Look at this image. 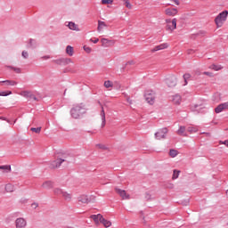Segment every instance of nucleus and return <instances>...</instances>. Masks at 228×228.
<instances>
[{"mask_svg":"<svg viewBox=\"0 0 228 228\" xmlns=\"http://www.w3.org/2000/svg\"><path fill=\"white\" fill-rule=\"evenodd\" d=\"M203 74H204L205 76H208L209 77H213V73H212V72L205 71Z\"/></svg>","mask_w":228,"mask_h":228,"instance_id":"obj_48","label":"nucleus"},{"mask_svg":"<svg viewBox=\"0 0 228 228\" xmlns=\"http://www.w3.org/2000/svg\"><path fill=\"white\" fill-rule=\"evenodd\" d=\"M193 53H195V50L193 49L187 50V54H193Z\"/></svg>","mask_w":228,"mask_h":228,"instance_id":"obj_50","label":"nucleus"},{"mask_svg":"<svg viewBox=\"0 0 228 228\" xmlns=\"http://www.w3.org/2000/svg\"><path fill=\"white\" fill-rule=\"evenodd\" d=\"M28 47L31 49H35V47H37V43L35 39H29Z\"/></svg>","mask_w":228,"mask_h":228,"instance_id":"obj_27","label":"nucleus"},{"mask_svg":"<svg viewBox=\"0 0 228 228\" xmlns=\"http://www.w3.org/2000/svg\"><path fill=\"white\" fill-rule=\"evenodd\" d=\"M183 79H184V85H188V79H190V77H191V75H190L189 73H185L183 76Z\"/></svg>","mask_w":228,"mask_h":228,"instance_id":"obj_38","label":"nucleus"},{"mask_svg":"<svg viewBox=\"0 0 228 228\" xmlns=\"http://www.w3.org/2000/svg\"><path fill=\"white\" fill-rule=\"evenodd\" d=\"M30 131H32L33 133H37V134H40V131H42V127H31Z\"/></svg>","mask_w":228,"mask_h":228,"instance_id":"obj_37","label":"nucleus"},{"mask_svg":"<svg viewBox=\"0 0 228 228\" xmlns=\"http://www.w3.org/2000/svg\"><path fill=\"white\" fill-rule=\"evenodd\" d=\"M98 104L101 106L102 109L104 108V107L102 106V103H101L100 101H98Z\"/></svg>","mask_w":228,"mask_h":228,"instance_id":"obj_58","label":"nucleus"},{"mask_svg":"<svg viewBox=\"0 0 228 228\" xmlns=\"http://www.w3.org/2000/svg\"><path fill=\"white\" fill-rule=\"evenodd\" d=\"M21 56H23L25 58V60H27V58L29 56V54L28 53V52L23 51L21 53Z\"/></svg>","mask_w":228,"mask_h":228,"instance_id":"obj_47","label":"nucleus"},{"mask_svg":"<svg viewBox=\"0 0 228 228\" xmlns=\"http://www.w3.org/2000/svg\"><path fill=\"white\" fill-rule=\"evenodd\" d=\"M172 102H174V104H181V95H173Z\"/></svg>","mask_w":228,"mask_h":228,"instance_id":"obj_21","label":"nucleus"},{"mask_svg":"<svg viewBox=\"0 0 228 228\" xmlns=\"http://www.w3.org/2000/svg\"><path fill=\"white\" fill-rule=\"evenodd\" d=\"M144 97L147 102L152 105L156 101V93H154V91L151 90L145 91Z\"/></svg>","mask_w":228,"mask_h":228,"instance_id":"obj_3","label":"nucleus"},{"mask_svg":"<svg viewBox=\"0 0 228 228\" xmlns=\"http://www.w3.org/2000/svg\"><path fill=\"white\" fill-rule=\"evenodd\" d=\"M113 0H102V4H111Z\"/></svg>","mask_w":228,"mask_h":228,"instance_id":"obj_43","label":"nucleus"},{"mask_svg":"<svg viewBox=\"0 0 228 228\" xmlns=\"http://www.w3.org/2000/svg\"><path fill=\"white\" fill-rule=\"evenodd\" d=\"M49 58H51V56L49 55H45L42 57L43 60H49Z\"/></svg>","mask_w":228,"mask_h":228,"instance_id":"obj_54","label":"nucleus"},{"mask_svg":"<svg viewBox=\"0 0 228 228\" xmlns=\"http://www.w3.org/2000/svg\"><path fill=\"white\" fill-rule=\"evenodd\" d=\"M7 69H11L14 72H16V74H20V72H21L20 68H16V67H13V66H7Z\"/></svg>","mask_w":228,"mask_h":228,"instance_id":"obj_33","label":"nucleus"},{"mask_svg":"<svg viewBox=\"0 0 228 228\" xmlns=\"http://www.w3.org/2000/svg\"><path fill=\"white\" fill-rule=\"evenodd\" d=\"M101 117H102V127H104L106 126V112H104V108H102Z\"/></svg>","mask_w":228,"mask_h":228,"instance_id":"obj_19","label":"nucleus"},{"mask_svg":"<svg viewBox=\"0 0 228 228\" xmlns=\"http://www.w3.org/2000/svg\"><path fill=\"white\" fill-rule=\"evenodd\" d=\"M101 42L102 47H110V44H111V41H110L108 38H102Z\"/></svg>","mask_w":228,"mask_h":228,"instance_id":"obj_24","label":"nucleus"},{"mask_svg":"<svg viewBox=\"0 0 228 228\" xmlns=\"http://www.w3.org/2000/svg\"><path fill=\"white\" fill-rule=\"evenodd\" d=\"M20 95H21V97H25V99H32L33 101L38 102V98L33 94L31 91H21Z\"/></svg>","mask_w":228,"mask_h":228,"instance_id":"obj_7","label":"nucleus"},{"mask_svg":"<svg viewBox=\"0 0 228 228\" xmlns=\"http://www.w3.org/2000/svg\"><path fill=\"white\" fill-rule=\"evenodd\" d=\"M91 42H93V44H97V42H99V38H95L94 39H90Z\"/></svg>","mask_w":228,"mask_h":228,"instance_id":"obj_51","label":"nucleus"},{"mask_svg":"<svg viewBox=\"0 0 228 228\" xmlns=\"http://www.w3.org/2000/svg\"><path fill=\"white\" fill-rule=\"evenodd\" d=\"M166 85H167L169 88H174V86L177 85V77L174 75L168 77L166 78Z\"/></svg>","mask_w":228,"mask_h":228,"instance_id":"obj_6","label":"nucleus"},{"mask_svg":"<svg viewBox=\"0 0 228 228\" xmlns=\"http://www.w3.org/2000/svg\"><path fill=\"white\" fill-rule=\"evenodd\" d=\"M66 54H68L69 56H74V47L68 45L66 47Z\"/></svg>","mask_w":228,"mask_h":228,"instance_id":"obj_23","label":"nucleus"},{"mask_svg":"<svg viewBox=\"0 0 228 228\" xmlns=\"http://www.w3.org/2000/svg\"><path fill=\"white\" fill-rule=\"evenodd\" d=\"M27 224H28V223L22 217H19L15 221L16 228H26Z\"/></svg>","mask_w":228,"mask_h":228,"instance_id":"obj_10","label":"nucleus"},{"mask_svg":"<svg viewBox=\"0 0 228 228\" xmlns=\"http://www.w3.org/2000/svg\"><path fill=\"white\" fill-rule=\"evenodd\" d=\"M78 202H81L82 204H88L90 203V200L88 199L87 195L82 194L77 198Z\"/></svg>","mask_w":228,"mask_h":228,"instance_id":"obj_14","label":"nucleus"},{"mask_svg":"<svg viewBox=\"0 0 228 228\" xmlns=\"http://www.w3.org/2000/svg\"><path fill=\"white\" fill-rule=\"evenodd\" d=\"M184 131H186V126H180L177 131V134L180 136H184Z\"/></svg>","mask_w":228,"mask_h":228,"instance_id":"obj_29","label":"nucleus"},{"mask_svg":"<svg viewBox=\"0 0 228 228\" xmlns=\"http://www.w3.org/2000/svg\"><path fill=\"white\" fill-rule=\"evenodd\" d=\"M8 95H12V91L0 92V96L1 97H8Z\"/></svg>","mask_w":228,"mask_h":228,"instance_id":"obj_34","label":"nucleus"},{"mask_svg":"<svg viewBox=\"0 0 228 228\" xmlns=\"http://www.w3.org/2000/svg\"><path fill=\"white\" fill-rule=\"evenodd\" d=\"M144 199L146 200H152V197L151 196V193H149V192L145 193Z\"/></svg>","mask_w":228,"mask_h":228,"instance_id":"obj_44","label":"nucleus"},{"mask_svg":"<svg viewBox=\"0 0 228 228\" xmlns=\"http://www.w3.org/2000/svg\"><path fill=\"white\" fill-rule=\"evenodd\" d=\"M223 143L224 145H226V147H228V140L224 141Z\"/></svg>","mask_w":228,"mask_h":228,"instance_id":"obj_56","label":"nucleus"},{"mask_svg":"<svg viewBox=\"0 0 228 228\" xmlns=\"http://www.w3.org/2000/svg\"><path fill=\"white\" fill-rule=\"evenodd\" d=\"M227 16H228V11H223L216 17L215 22L217 28H222L224 22L227 20Z\"/></svg>","mask_w":228,"mask_h":228,"instance_id":"obj_2","label":"nucleus"},{"mask_svg":"<svg viewBox=\"0 0 228 228\" xmlns=\"http://www.w3.org/2000/svg\"><path fill=\"white\" fill-rule=\"evenodd\" d=\"M179 174H181V171L180 170H177V169H175L173 171V176H172V179L173 180H175L179 177Z\"/></svg>","mask_w":228,"mask_h":228,"instance_id":"obj_31","label":"nucleus"},{"mask_svg":"<svg viewBox=\"0 0 228 228\" xmlns=\"http://www.w3.org/2000/svg\"><path fill=\"white\" fill-rule=\"evenodd\" d=\"M68 27L72 30V31H79V28H77V25L76 23L69 21L68 24Z\"/></svg>","mask_w":228,"mask_h":228,"instance_id":"obj_22","label":"nucleus"},{"mask_svg":"<svg viewBox=\"0 0 228 228\" xmlns=\"http://www.w3.org/2000/svg\"><path fill=\"white\" fill-rule=\"evenodd\" d=\"M90 218H92L94 222H95V224H99V222L101 223V221L102 220V215L101 214L92 215Z\"/></svg>","mask_w":228,"mask_h":228,"instance_id":"obj_16","label":"nucleus"},{"mask_svg":"<svg viewBox=\"0 0 228 228\" xmlns=\"http://www.w3.org/2000/svg\"><path fill=\"white\" fill-rule=\"evenodd\" d=\"M86 113V106L85 103L74 104L70 110V115L72 118L79 119Z\"/></svg>","mask_w":228,"mask_h":228,"instance_id":"obj_1","label":"nucleus"},{"mask_svg":"<svg viewBox=\"0 0 228 228\" xmlns=\"http://www.w3.org/2000/svg\"><path fill=\"white\" fill-rule=\"evenodd\" d=\"M96 147H99V149H102V151H106V149H108L104 144H96Z\"/></svg>","mask_w":228,"mask_h":228,"instance_id":"obj_46","label":"nucleus"},{"mask_svg":"<svg viewBox=\"0 0 228 228\" xmlns=\"http://www.w3.org/2000/svg\"><path fill=\"white\" fill-rule=\"evenodd\" d=\"M125 6L128 8V10H131V8H133V6L131 5V3H129V0L125 1Z\"/></svg>","mask_w":228,"mask_h":228,"instance_id":"obj_41","label":"nucleus"},{"mask_svg":"<svg viewBox=\"0 0 228 228\" xmlns=\"http://www.w3.org/2000/svg\"><path fill=\"white\" fill-rule=\"evenodd\" d=\"M166 15H169V17H174L175 15H177V9H175V8L167 9Z\"/></svg>","mask_w":228,"mask_h":228,"instance_id":"obj_15","label":"nucleus"},{"mask_svg":"<svg viewBox=\"0 0 228 228\" xmlns=\"http://www.w3.org/2000/svg\"><path fill=\"white\" fill-rule=\"evenodd\" d=\"M17 122V119L14 120V124Z\"/></svg>","mask_w":228,"mask_h":228,"instance_id":"obj_61","label":"nucleus"},{"mask_svg":"<svg viewBox=\"0 0 228 228\" xmlns=\"http://www.w3.org/2000/svg\"><path fill=\"white\" fill-rule=\"evenodd\" d=\"M167 26L166 31H174V29H177V19L174 18L173 20H166Z\"/></svg>","mask_w":228,"mask_h":228,"instance_id":"obj_4","label":"nucleus"},{"mask_svg":"<svg viewBox=\"0 0 228 228\" xmlns=\"http://www.w3.org/2000/svg\"><path fill=\"white\" fill-rule=\"evenodd\" d=\"M53 63L56 65H69V63H72V59L70 58H61L53 61Z\"/></svg>","mask_w":228,"mask_h":228,"instance_id":"obj_8","label":"nucleus"},{"mask_svg":"<svg viewBox=\"0 0 228 228\" xmlns=\"http://www.w3.org/2000/svg\"><path fill=\"white\" fill-rule=\"evenodd\" d=\"M53 193L54 195H63V191L60 188H55L53 190Z\"/></svg>","mask_w":228,"mask_h":228,"instance_id":"obj_40","label":"nucleus"},{"mask_svg":"<svg viewBox=\"0 0 228 228\" xmlns=\"http://www.w3.org/2000/svg\"><path fill=\"white\" fill-rule=\"evenodd\" d=\"M173 3H175V4H177V6H179L180 3L179 0H172Z\"/></svg>","mask_w":228,"mask_h":228,"instance_id":"obj_53","label":"nucleus"},{"mask_svg":"<svg viewBox=\"0 0 228 228\" xmlns=\"http://www.w3.org/2000/svg\"><path fill=\"white\" fill-rule=\"evenodd\" d=\"M62 197L65 199V200H72V195L70 193H68L67 191L62 192Z\"/></svg>","mask_w":228,"mask_h":228,"instance_id":"obj_28","label":"nucleus"},{"mask_svg":"<svg viewBox=\"0 0 228 228\" xmlns=\"http://www.w3.org/2000/svg\"><path fill=\"white\" fill-rule=\"evenodd\" d=\"M167 47H168V45L167 43H163L161 45L155 46L151 50V53H156V51H163V49H167Z\"/></svg>","mask_w":228,"mask_h":228,"instance_id":"obj_13","label":"nucleus"},{"mask_svg":"<svg viewBox=\"0 0 228 228\" xmlns=\"http://www.w3.org/2000/svg\"><path fill=\"white\" fill-rule=\"evenodd\" d=\"M221 105L223 106V110H228V103L227 102L224 103H221Z\"/></svg>","mask_w":228,"mask_h":228,"instance_id":"obj_49","label":"nucleus"},{"mask_svg":"<svg viewBox=\"0 0 228 228\" xmlns=\"http://www.w3.org/2000/svg\"><path fill=\"white\" fill-rule=\"evenodd\" d=\"M209 69H212V70H216V71H218V70H222V66H218V65H216V64H212V65L209 67Z\"/></svg>","mask_w":228,"mask_h":228,"instance_id":"obj_35","label":"nucleus"},{"mask_svg":"<svg viewBox=\"0 0 228 228\" xmlns=\"http://www.w3.org/2000/svg\"><path fill=\"white\" fill-rule=\"evenodd\" d=\"M105 88H112L113 87V82L107 80L104 82Z\"/></svg>","mask_w":228,"mask_h":228,"instance_id":"obj_36","label":"nucleus"},{"mask_svg":"<svg viewBox=\"0 0 228 228\" xmlns=\"http://www.w3.org/2000/svg\"><path fill=\"white\" fill-rule=\"evenodd\" d=\"M0 119H1V120H4L5 122H6V120H8V118H4V117H1Z\"/></svg>","mask_w":228,"mask_h":228,"instance_id":"obj_55","label":"nucleus"},{"mask_svg":"<svg viewBox=\"0 0 228 228\" xmlns=\"http://www.w3.org/2000/svg\"><path fill=\"white\" fill-rule=\"evenodd\" d=\"M133 61H128L127 63H126V65H133Z\"/></svg>","mask_w":228,"mask_h":228,"instance_id":"obj_57","label":"nucleus"},{"mask_svg":"<svg viewBox=\"0 0 228 228\" xmlns=\"http://www.w3.org/2000/svg\"><path fill=\"white\" fill-rule=\"evenodd\" d=\"M177 154H179V151H177V150L172 149L169 151V156L171 158H175V156H177Z\"/></svg>","mask_w":228,"mask_h":228,"instance_id":"obj_32","label":"nucleus"},{"mask_svg":"<svg viewBox=\"0 0 228 228\" xmlns=\"http://www.w3.org/2000/svg\"><path fill=\"white\" fill-rule=\"evenodd\" d=\"M194 108H199V105H195Z\"/></svg>","mask_w":228,"mask_h":228,"instance_id":"obj_60","label":"nucleus"},{"mask_svg":"<svg viewBox=\"0 0 228 228\" xmlns=\"http://www.w3.org/2000/svg\"><path fill=\"white\" fill-rule=\"evenodd\" d=\"M54 186L53 183L51 181H46L42 184L43 188H45L46 190H51Z\"/></svg>","mask_w":228,"mask_h":228,"instance_id":"obj_20","label":"nucleus"},{"mask_svg":"<svg viewBox=\"0 0 228 228\" xmlns=\"http://www.w3.org/2000/svg\"><path fill=\"white\" fill-rule=\"evenodd\" d=\"M65 159H57L50 164L51 168H60L61 167V163H64Z\"/></svg>","mask_w":228,"mask_h":228,"instance_id":"obj_9","label":"nucleus"},{"mask_svg":"<svg viewBox=\"0 0 228 228\" xmlns=\"http://www.w3.org/2000/svg\"><path fill=\"white\" fill-rule=\"evenodd\" d=\"M84 51H86V53H92V48H90L89 46L84 45Z\"/></svg>","mask_w":228,"mask_h":228,"instance_id":"obj_45","label":"nucleus"},{"mask_svg":"<svg viewBox=\"0 0 228 228\" xmlns=\"http://www.w3.org/2000/svg\"><path fill=\"white\" fill-rule=\"evenodd\" d=\"M197 37H206V31L205 30H200L198 33L191 35V38L192 40H195V38H197Z\"/></svg>","mask_w":228,"mask_h":228,"instance_id":"obj_17","label":"nucleus"},{"mask_svg":"<svg viewBox=\"0 0 228 228\" xmlns=\"http://www.w3.org/2000/svg\"><path fill=\"white\" fill-rule=\"evenodd\" d=\"M14 190L15 187L12 183H7L5 185V191H7V193H12V191H13Z\"/></svg>","mask_w":228,"mask_h":228,"instance_id":"obj_25","label":"nucleus"},{"mask_svg":"<svg viewBox=\"0 0 228 228\" xmlns=\"http://www.w3.org/2000/svg\"><path fill=\"white\" fill-rule=\"evenodd\" d=\"M5 122H7L8 124H12V122L8 118H7V120Z\"/></svg>","mask_w":228,"mask_h":228,"instance_id":"obj_59","label":"nucleus"},{"mask_svg":"<svg viewBox=\"0 0 228 228\" xmlns=\"http://www.w3.org/2000/svg\"><path fill=\"white\" fill-rule=\"evenodd\" d=\"M115 191L123 199V200L129 199V194L126 193L124 190L116 187Z\"/></svg>","mask_w":228,"mask_h":228,"instance_id":"obj_11","label":"nucleus"},{"mask_svg":"<svg viewBox=\"0 0 228 228\" xmlns=\"http://www.w3.org/2000/svg\"><path fill=\"white\" fill-rule=\"evenodd\" d=\"M167 133H168V128L167 127L159 129L157 133H155L156 140H165V138H167Z\"/></svg>","mask_w":228,"mask_h":228,"instance_id":"obj_5","label":"nucleus"},{"mask_svg":"<svg viewBox=\"0 0 228 228\" xmlns=\"http://www.w3.org/2000/svg\"><path fill=\"white\" fill-rule=\"evenodd\" d=\"M31 207L35 208V209H37V208H38V203H32Z\"/></svg>","mask_w":228,"mask_h":228,"instance_id":"obj_52","label":"nucleus"},{"mask_svg":"<svg viewBox=\"0 0 228 228\" xmlns=\"http://www.w3.org/2000/svg\"><path fill=\"white\" fill-rule=\"evenodd\" d=\"M1 86H15L18 83L15 80H3L0 81Z\"/></svg>","mask_w":228,"mask_h":228,"instance_id":"obj_12","label":"nucleus"},{"mask_svg":"<svg viewBox=\"0 0 228 228\" xmlns=\"http://www.w3.org/2000/svg\"><path fill=\"white\" fill-rule=\"evenodd\" d=\"M187 131H188L189 133H197V128L192 127V126H189V127L187 128Z\"/></svg>","mask_w":228,"mask_h":228,"instance_id":"obj_42","label":"nucleus"},{"mask_svg":"<svg viewBox=\"0 0 228 228\" xmlns=\"http://www.w3.org/2000/svg\"><path fill=\"white\" fill-rule=\"evenodd\" d=\"M0 170H5V172H12V166L10 165L0 166Z\"/></svg>","mask_w":228,"mask_h":228,"instance_id":"obj_30","label":"nucleus"},{"mask_svg":"<svg viewBox=\"0 0 228 228\" xmlns=\"http://www.w3.org/2000/svg\"><path fill=\"white\" fill-rule=\"evenodd\" d=\"M215 111H216V113H222V111H224V107H223L222 103L219 104V105L215 109Z\"/></svg>","mask_w":228,"mask_h":228,"instance_id":"obj_39","label":"nucleus"},{"mask_svg":"<svg viewBox=\"0 0 228 228\" xmlns=\"http://www.w3.org/2000/svg\"><path fill=\"white\" fill-rule=\"evenodd\" d=\"M104 28H108V24L106 22L98 20V27H97V31L101 32Z\"/></svg>","mask_w":228,"mask_h":228,"instance_id":"obj_18","label":"nucleus"},{"mask_svg":"<svg viewBox=\"0 0 228 228\" xmlns=\"http://www.w3.org/2000/svg\"><path fill=\"white\" fill-rule=\"evenodd\" d=\"M100 223L102 224L104 227H111V223L106 220L103 216L102 217V221H100Z\"/></svg>","mask_w":228,"mask_h":228,"instance_id":"obj_26","label":"nucleus"}]
</instances>
